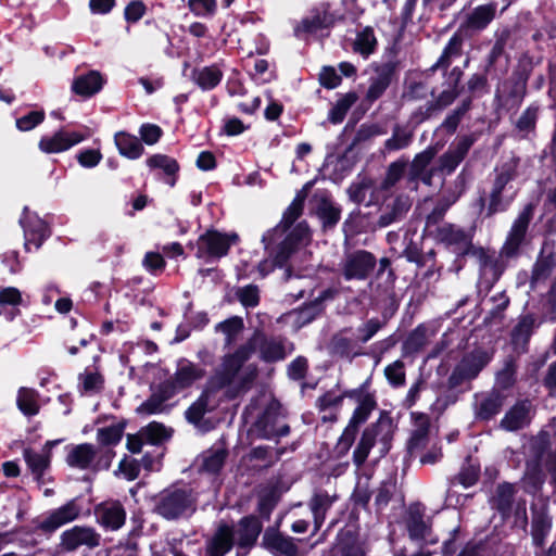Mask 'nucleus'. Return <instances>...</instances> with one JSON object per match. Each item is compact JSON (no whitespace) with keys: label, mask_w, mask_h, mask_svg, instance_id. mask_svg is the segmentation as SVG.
Returning a JSON list of instances; mask_svg holds the SVG:
<instances>
[{"label":"nucleus","mask_w":556,"mask_h":556,"mask_svg":"<svg viewBox=\"0 0 556 556\" xmlns=\"http://www.w3.org/2000/svg\"><path fill=\"white\" fill-rule=\"evenodd\" d=\"M356 348V342L344 334V332H339L330 341V350L334 355H339L341 357H348L352 354H356L354 352Z\"/></svg>","instance_id":"5fc2aeb1"},{"label":"nucleus","mask_w":556,"mask_h":556,"mask_svg":"<svg viewBox=\"0 0 556 556\" xmlns=\"http://www.w3.org/2000/svg\"><path fill=\"white\" fill-rule=\"evenodd\" d=\"M505 396L497 392L492 391L476 395L475 414L480 420H490L497 415L504 405Z\"/></svg>","instance_id":"a878e982"},{"label":"nucleus","mask_w":556,"mask_h":556,"mask_svg":"<svg viewBox=\"0 0 556 556\" xmlns=\"http://www.w3.org/2000/svg\"><path fill=\"white\" fill-rule=\"evenodd\" d=\"M103 83L104 80L99 72L90 71L77 76L73 81L72 89L79 96L91 97L101 90Z\"/></svg>","instance_id":"72a5a7b5"},{"label":"nucleus","mask_w":556,"mask_h":556,"mask_svg":"<svg viewBox=\"0 0 556 556\" xmlns=\"http://www.w3.org/2000/svg\"><path fill=\"white\" fill-rule=\"evenodd\" d=\"M140 431L143 439H146V443L152 445L161 444L170 437V432L165 428V426L155 421L141 428Z\"/></svg>","instance_id":"864d4df0"},{"label":"nucleus","mask_w":556,"mask_h":556,"mask_svg":"<svg viewBox=\"0 0 556 556\" xmlns=\"http://www.w3.org/2000/svg\"><path fill=\"white\" fill-rule=\"evenodd\" d=\"M489 362L490 357L485 352L477 351L463 357L458 365L466 376L472 380Z\"/></svg>","instance_id":"a19ab883"},{"label":"nucleus","mask_w":556,"mask_h":556,"mask_svg":"<svg viewBox=\"0 0 556 556\" xmlns=\"http://www.w3.org/2000/svg\"><path fill=\"white\" fill-rule=\"evenodd\" d=\"M458 92L456 87H453L447 90H443L435 101L428 102L425 106L419 108L417 111L413 113V119L416 123H421L425 119L429 118L435 111H441L442 109L448 106L454 102L457 98Z\"/></svg>","instance_id":"2f4dec72"},{"label":"nucleus","mask_w":556,"mask_h":556,"mask_svg":"<svg viewBox=\"0 0 556 556\" xmlns=\"http://www.w3.org/2000/svg\"><path fill=\"white\" fill-rule=\"evenodd\" d=\"M384 376L388 382L394 387L399 388L405 384L406 374H405V364L401 359L393 362L384 368Z\"/></svg>","instance_id":"bf43d9fd"},{"label":"nucleus","mask_w":556,"mask_h":556,"mask_svg":"<svg viewBox=\"0 0 556 556\" xmlns=\"http://www.w3.org/2000/svg\"><path fill=\"white\" fill-rule=\"evenodd\" d=\"M243 320L241 317L233 316L230 317L215 326V331L222 332L225 336V346L232 345L238 336L243 330Z\"/></svg>","instance_id":"de8ad7c7"},{"label":"nucleus","mask_w":556,"mask_h":556,"mask_svg":"<svg viewBox=\"0 0 556 556\" xmlns=\"http://www.w3.org/2000/svg\"><path fill=\"white\" fill-rule=\"evenodd\" d=\"M304 208V197L298 194L283 213L281 222L271 230L263 235L262 241L266 250L279 239L290 226L302 215Z\"/></svg>","instance_id":"a211bd4d"},{"label":"nucleus","mask_w":556,"mask_h":556,"mask_svg":"<svg viewBox=\"0 0 556 556\" xmlns=\"http://www.w3.org/2000/svg\"><path fill=\"white\" fill-rule=\"evenodd\" d=\"M154 510L167 520L181 517L192 508V498L186 490L166 489L154 498Z\"/></svg>","instance_id":"6e6552de"},{"label":"nucleus","mask_w":556,"mask_h":556,"mask_svg":"<svg viewBox=\"0 0 556 556\" xmlns=\"http://www.w3.org/2000/svg\"><path fill=\"white\" fill-rule=\"evenodd\" d=\"M523 482L529 492H534L541 488L544 482V475L538 462L527 464Z\"/></svg>","instance_id":"13d9d810"},{"label":"nucleus","mask_w":556,"mask_h":556,"mask_svg":"<svg viewBox=\"0 0 556 556\" xmlns=\"http://www.w3.org/2000/svg\"><path fill=\"white\" fill-rule=\"evenodd\" d=\"M435 154L437 149L433 147H428L420 153H417L410 164L408 180L415 184L420 180L425 185L431 186L433 177L438 175L437 165L431 168L428 167Z\"/></svg>","instance_id":"dca6fc26"},{"label":"nucleus","mask_w":556,"mask_h":556,"mask_svg":"<svg viewBox=\"0 0 556 556\" xmlns=\"http://www.w3.org/2000/svg\"><path fill=\"white\" fill-rule=\"evenodd\" d=\"M256 429L260 437L267 440L286 437L290 432V428L285 422L283 418L279 414L270 410L265 412L257 420Z\"/></svg>","instance_id":"b1692460"},{"label":"nucleus","mask_w":556,"mask_h":556,"mask_svg":"<svg viewBox=\"0 0 556 556\" xmlns=\"http://www.w3.org/2000/svg\"><path fill=\"white\" fill-rule=\"evenodd\" d=\"M341 15L331 11L330 3L323 2L314 8L308 16L303 18L301 27L308 33H315L319 29L332 26Z\"/></svg>","instance_id":"4be33fe9"},{"label":"nucleus","mask_w":556,"mask_h":556,"mask_svg":"<svg viewBox=\"0 0 556 556\" xmlns=\"http://www.w3.org/2000/svg\"><path fill=\"white\" fill-rule=\"evenodd\" d=\"M376 46L377 39L374 34V30L367 27L357 34L356 39L354 41V51L367 58L375 51Z\"/></svg>","instance_id":"603ef678"},{"label":"nucleus","mask_w":556,"mask_h":556,"mask_svg":"<svg viewBox=\"0 0 556 556\" xmlns=\"http://www.w3.org/2000/svg\"><path fill=\"white\" fill-rule=\"evenodd\" d=\"M375 407L376 402L371 396L366 395L361 400L342 435L340 437L339 444L345 450H349L352 446L355 441L358 427L368 419Z\"/></svg>","instance_id":"4468645a"},{"label":"nucleus","mask_w":556,"mask_h":556,"mask_svg":"<svg viewBox=\"0 0 556 556\" xmlns=\"http://www.w3.org/2000/svg\"><path fill=\"white\" fill-rule=\"evenodd\" d=\"M479 468L475 465H466L451 480L452 484H460L464 488H470L479 479Z\"/></svg>","instance_id":"0e129e2a"},{"label":"nucleus","mask_w":556,"mask_h":556,"mask_svg":"<svg viewBox=\"0 0 556 556\" xmlns=\"http://www.w3.org/2000/svg\"><path fill=\"white\" fill-rule=\"evenodd\" d=\"M223 78V71L217 64L194 68L192 80L202 89H214Z\"/></svg>","instance_id":"c9c22d12"},{"label":"nucleus","mask_w":556,"mask_h":556,"mask_svg":"<svg viewBox=\"0 0 556 556\" xmlns=\"http://www.w3.org/2000/svg\"><path fill=\"white\" fill-rule=\"evenodd\" d=\"M464 39L462 35L455 33L445 46L440 59L433 65V68H447L452 60L462 55Z\"/></svg>","instance_id":"a18cd8bd"},{"label":"nucleus","mask_w":556,"mask_h":556,"mask_svg":"<svg viewBox=\"0 0 556 556\" xmlns=\"http://www.w3.org/2000/svg\"><path fill=\"white\" fill-rule=\"evenodd\" d=\"M341 76L332 66H324L319 73V83L327 89L337 88L341 84Z\"/></svg>","instance_id":"774afa93"},{"label":"nucleus","mask_w":556,"mask_h":556,"mask_svg":"<svg viewBox=\"0 0 556 556\" xmlns=\"http://www.w3.org/2000/svg\"><path fill=\"white\" fill-rule=\"evenodd\" d=\"M125 428L126 422L124 420L106 427L98 428L97 441L102 446L116 445L121 442Z\"/></svg>","instance_id":"49530a36"},{"label":"nucleus","mask_w":556,"mask_h":556,"mask_svg":"<svg viewBox=\"0 0 556 556\" xmlns=\"http://www.w3.org/2000/svg\"><path fill=\"white\" fill-rule=\"evenodd\" d=\"M45 119L43 111H33L16 119V127L21 131H29Z\"/></svg>","instance_id":"338daca9"},{"label":"nucleus","mask_w":556,"mask_h":556,"mask_svg":"<svg viewBox=\"0 0 556 556\" xmlns=\"http://www.w3.org/2000/svg\"><path fill=\"white\" fill-rule=\"evenodd\" d=\"M205 375V369L200 365L187 358H180L177 362L174 375L164 383L176 394L179 391L192 387L195 382L202 380Z\"/></svg>","instance_id":"f8f14e48"},{"label":"nucleus","mask_w":556,"mask_h":556,"mask_svg":"<svg viewBox=\"0 0 556 556\" xmlns=\"http://www.w3.org/2000/svg\"><path fill=\"white\" fill-rule=\"evenodd\" d=\"M376 266V257L368 251L358 250L350 253L342 264V273L346 280H363Z\"/></svg>","instance_id":"ddd939ff"},{"label":"nucleus","mask_w":556,"mask_h":556,"mask_svg":"<svg viewBox=\"0 0 556 556\" xmlns=\"http://www.w3.org/2000/svg\"><path fill=\"white\" fill-rule=\"evenodd\" d=\"M81 507L76 498L70 500L64 505L53 509L39 523V529L45 532H53L60 527L74 521L80 515Z\"/></svg>","instance_id":"f3484780"},{"label":"nucleus","mask_w":556,"mask_h":556,"mask_svg":"<svg viewBox=\"0 0 556 556\" xmlns=\"http://www.w3.org/2000/svg\"><path fill=\"white\" fill-rule=\"evenodd\" d=\"M175 394L168 386L162 383L156 392H154L146 402H143L137 412L142 415H151L163 412L166 401L172 399Z\"/></svg>","instance_id":"4c0bfd02"},{"label":"nucleus","mask_w":556,"mask_h":556,"mask_svg":"<svg viewBox=\"0 0 556 556\" xmlns=\"http://www.w3.org/2000/svg\"><path fill=\"white\" fill-rule=\"evenodd\" d=\"M311 241V232L305 222L299 223L275 249L269 251V258L260 262L257 269L262 277L271 273L275 267H282L288 260L302 247Z\"/></svg>","instance_id":"7ed1b4c3"},{"label":"nucleus","mask_w":556,"mask_h":556,"mask_svg":"<svg viewBox=\"0 0 556 556\" xmlns=\"http://www.w3.org/2000/svg\"><path fill=\"white\" fill-rule=\"evenodd\" d=\"M469 101L464 102L459 108H457L451 114H448L441 124V128L445 129L450 134H454L458 127L462 117L469 110Z\"/></svg>","instance_id":"69168bd1"},{"label":"nucleus","mask_w":556,"mask_h":556,"mask_svg":"<svg viewBox=\"0 0 556 556\" xmlns=\"http://www.w3.org/2000/svg\"><path fill=\"white\" fill-rule=\"evenodd\" d=\"M252 348L251 355L255 350L260 358L265 363L283 361L292 351L293 345L282 337H267L263 333H255L247 343L241 346Z\"/></svg>","instance_id":"0eeeda50"},{"label":"nucleus","mask_w":556,"mask_h":556,"mask_svg":"<svg viewBox=\"0 0 556 556\" xmlns=\"http://www.w3.org/2000/svg\"><path fill=\"white\" fill-rule=\"evenodd\" d=\"M119 153L128 159L135 160L141 156L143 147L140 140L132 135L119 131L114 137Z\"/></svg>","instance_id":"ea45409f"},{"label":"nucleus","mask_w":556,"mask_h":556,"mask_svg":"<svg viewBox=\"0 0 556 556\" xmlns=\"http://www.w3.org/2000/svg\"><path fill=\"white\" fill-rule=\"evenodd\" d=\"M337 501V495H330L326 491H317L309 500L308 507L314 519V534L318 532L326 519V515Z\"/></svg>","instance_id":"cd10ccee"},{"label":"nucleus","mask_w":556,"mask_h":556,"mask_svg":"<svg viewBox=\"0 0 556 556\" xmlns=\"http://www.w3.org/2000/svg\"><path fill=\"white\" fill-rule=\"evenodd\" d=\"M496 4L488 3L476 7L466 17L460 30L477 33L484 29L495 17Z\"/></svg>","instance_id":"bb28decb"},{"label":"nucleus","mask_w":556,"mask_h":556,"mask_svg":"<svg viewBox=\"0 0 556 556\" xmlns=\"http://www.w3.org/2000/svg\"><path fill=\"white\" fill-rule=\"evenodd\" d=\"M21 224L25 231V248L28 251L31 249V245H34L35 249H38L48 236L46 223L39 218L30 220L25 214L23 218H21Z\"/></svg>","instance_id":"473e14b6"},{"label":"nucleus","mask_w":556,"mask_h":556,"mask_svg":"<svg viewBox=\"0 0 556 556\" xmlns=\"http://www.w3.org/2000/svg\"><path fill=\"white\" fill-rule=\"evenodd\" d=\"M97 522L106 530L116 531L126 521V510L118 501H105L94 507Z\"/></svg>","instance_id":"2eb2a0df"},{"label":"nucleus","mask_w":556,"mask_h":556,"mask_svg":"<svg viewBox=\"0 0 556 556\" xmlns=\"http://www.w3.org/2000/svg\"><path fill=\"white\" fill-rule=\"evenodd\" d=\"M427 344V331L424 327H417L409 333L403 344L405 353L412 354L420 351Z\"/></svg>","instance_id":"052dcab7"},{"label":"nucleus","mask_w":556,"mask_h":556,"mask_svg":"<svg viewBox=\"0 0 556 556\" xmlns=\"http://www.w3.org/2000/svg\"><path fill=\"white\" fill-rule=\"evenodd\" d=\"M534 206L527 204L518 214L501 248V255L506 258L516 257L526 242L529 225L533 218Z\"/></svg>","instance_id":"1a4fd4ad"},{"label":"nucleus","mask_w":556,"mask_h":556,"mask_svg":"<svg viewBox=\"0 0 556 556\" xmlns=\"http://www.w3.org/2000/svg\"><path fill=\"white\" fill-rule=\"evenodd\" d=\"M147 165L151 169H161L165 175V182L170 187L176 184V175L179 170L177 161L164 154H154L147 160Z\"/></svg>","instance_id":"e433bc0d"},{"label":"nucleus","mask_w":556,"mask_h":556,"mask_svg":"<svg viewBox=\"0 0 556 556\" xmlns=\"http://www.w3.org/2000/svg\"><path fill=\"white\" fill-rule=\"evenodd\" d=\"M238 241L236 233H222L216 230H208L201 235L197 241L198 258H220L227 255L230 247Z\"/></svg>","instance_id":"9d476101"},{"label":"nucleus","mask_w":556,"mask_h":556,"mask_svg":"<svg viewBox=\"0 0 556 556\" xmlns=\"http://www.w3.org/2000/svg\"><path fill=\"white\" fill-rule=\"evenodd\" d=\"M59 441H47L40 450L25 448L23 452L24 459L28 469L39 480L51 463L52 448Z\"/></svg>","instance_id":"412c9836"},{"label":"nucleus","mask_w":556,"mask_h":556,"mask_svg":"<svg viewBox=\"0 0 556 556\" xmlns=\"http://www.w3.org/2000/svg\"><path fill=\"white\" fill-rule=\"evenodd\" d=\"M515 489L510 483H502L496 488L493 504L504 516L508 515L514 501Z\"/></svg>","instance_id":"09e8293b"},{"label":"nucleus","mask_w":556,"mask_h":556,"mask_svg":"<svg viewBox=\"0 0 556 556\" xmlns=\"http://www.w3.org/2000/svg\"><path fill=\"white\" fill-rule=\"evenodd\" d=\"M414 429L408 441L410 455L424 448L429 442L430 420L425 414H413Z\"/></svg>","instance_id":"7c9ffc66"},{"label":"nucleus","mask_w":556,"mask_h":556,"mask_svg":"<svg viewBox=\"0 0 556 556\" xmlns=\"http://www.w3.org/2000/svg\"><path fill=\"white\" fill-rule=\"evenodd\" d=\"M227 455V450L222 446L203 452L198 458L200 471L210 475L217 473L223 468Z\"/></svg>","instance_id":"f704fd0d"},{"label":"nucleus","mask_w":556,"mask_h":556,"mask_svg":"<svg viewBox=\"0 0 556 556\" xmlns=\"http://www.w3.org/2000/svg\"><path fill=\"white\" fill-rule=\"evenodd\" d=\"M518 161L509 160L495 169V177L489 194L488 215L504 212L517 194L509 184L517 177Z\"/></svg>","instance_id":"39448f33"},{"label":"nucleus","mask_w":556,"mask_h":556,"mask_svg":"<svg viewBox=\"0 0 556 556\" xmlns=\"http://www.w3.org/2000/svg\"><path fill=\"white\" fill-rule=\"evenodd\" d=\"M261 532V525L255 517L248 516L235 528L220 522L215 532L206 539L204 556H225L235 542L241 547L252 545Z\"/></svg>","instance_id":"f03ea898"},{"label":"nucleus","mask_w":556,"mask_h":556,"mask_svg":"<svg viewBox=\"0 0 556 556\" xmlns=\"http://www.w3.org/2000/svg\"><path fill=\"white\" fill-rule=\"evenodd\" d=\"M473 135L462 136L454 141L437 162L438 175L447 176L455 172L475 143Z\"/></svg>","instance_id":"9b49d317"},{"label":"nucleus","mask_w":556,"mask_h":556,"mask_svg":"<svg viewBox=\"0 0 556 556\" xmlns=\"http://www.w3.org/2000/svg\"><path fill=\"white\" fill-rule=\"evenodd\" d=\"M101 535L91 527L75 526L61 535V544L66 551H74L81 545L93 548L100 545Z\"/></svg>","instance_id":"6ab92c4d"},{"label":"nucleus","mask_w":556,"mask_h":556,"mask_svg":"<svg viewBox=\"0 0 556 556\" xmlns=\"http://www.w3.org/2000/svg\"><path fill=\"white\" fill-rule=\"evenodd\" d=\"M375 188L369 180H362L361 182L353 184L349 188V194L353 202L355 203H364L367 199V192L371 191V199L367 202V205L371 203H376L379 199L372 193Z\"/></svg>","instance_id":"4d7b16f0"},{"label":"nucleus","mask_w":556,"mask_h":556,"mask_svg":"<svg viewBox=\"0 0 556 556\" xmlns=\"http://www.w3.org/2000/svg\"><path fill=\"white\" fill-rule=\"evenodd\" d=\"M438 238L445 244L454 247L457 253L467 252L471 245V237L454 225H444L439 228Z\"/></svg>","instance_id":"c85d7f7f"},{"label":"nucleus","mask_w":556,"mask_h":556,"mask_svg":"<svg viewBox=\"0 0 556 556\" xmlns=\"http://www.w3.org/2000/svg\"><path fill=\"white\" fill-rule=\"evenodd\" d=\"M406 168V162L396 161L389 165L387 174L379 187H376L372 193L379 199L384 192H388L402 178Z\"/></svg>","instance_id":"c03bdc74"},{"label":"nucleus","mask_w":556,"mask_h":556,"mask_svg":"<svg viewBox=\"0 0 556 556\" xmlns=\"http://www.w3.org/2000/svg\"><path fill=\"white\" fill-rule=\"evenodd\" d=\"M395 70L396 64L392 61H388L375 67V75L370 78V85L366 94L369 101H375L383 94L391 84Z\"/></svg>","instance_id":"5701e85b"},{"label":"nucleus","mask_w":556,"mask_h":556,"mask_svg":"<svg viewBox=\"0 0 556 556\" xmlns=\"http://www.w3.org/2000/svg\"><path fill=\"white\" fill-rule=\"evenodd\" d=\"M85 139L78 131L61 129L52 136H45L39 141V149L45 153H60L71 149Z\"/></svg>","instance_id":"aec40b11"},{"label":"nucleus","mask_w":556,"mask_h":556,"mask_svg":"<svg viewBox=\"0 0 556 556\" xmlns=\"http://www.w3.org/2000/svg\"><path fill=\"white\" fill-rule=\"evenodd\" d=\"M236 296L245 308L255 307L260 303L258 287L255 285L240 287L236 291Z\"/></svg>","instance_id":"680f3d73"},{"label":"nucleus","mask_w":556,"mask_h":556,"mask_svg":"<svg viewBox=\"0 0 556 556\" xmlns=\"http://www.w3.org/2000/svg\"><path fill=\"white\" fill-rule=\"evenodd\" d=\"M413 138V130L405 126L395 125L392 129V136L384 142V150L387 152H393L406 149L410 146Z\"/></svg>","instance_id":"37998d69"},{"label":"nucleus","mask_w":556,"mask_h":556,"mask_svg":"<svg viewBox=\"0 0 556 556\" xmlns=\"http://www.w3.org/2000/svg\"><path fill=\"white\" fill-rule=\"evenodd\" d=\"M324 227H333L340 219L341 211L331 201L323 198L316 208Z\"/></svg>","instance_id":"8fccbe9b"},{"label":"nucleus","mask_w":556,"mask_h":556,"mask_svg":"<svg viewBox=\"0 0 556 556\" xmlns=\"http://www.w3.org/2000/svg\"><path fill=\"white\" fill-rule=\"evenodd\" d=\"M191 13L199 17H212L217 11V0H188Z\"/></svg>","instance_id":"e2e57ef3"},{"label":"nucleus","mask_w":556,"mask_h":556,"mask_svg":"<svg viewBox=\"0 0 556 556\" xmlns=\"http://www.w3.org/2000/svg\"><path fill=\"white\" fill-rule=\"evenodd\" d=\"M39 394L35 389L22 387L17 391L16 404L26 416H35L39 413Z\"/></svg>","instance_id":"79ce46f5"},{"label":"nucleus","mask_w":556,"mask_h":556,"mask_svg":"<svg viewBox=\"0 0 556 556\" xmlns=\"http://www.w3.org/2000/svg\"><path fill=\"white\" fill-rule=\"evenodd\" d=\"M536 318L532 314L525 315L514 329L513 337L516 341L527 342L534 329L539 327Z\"/></svg>","instance_id":"6e6d98bb"},{"label":"nucleus","mask_w":556,"mask_h":556,"mask_svg":"<svg viewBox=\"0 0 556 556\" xmlns=\"http://www.w3.org/2000/svg\"><path fill=\"white\" fill-rule=\"evenodd\" d=\"M114 455L110 448H98L90 443H81L67 446L65 463L74 469L98 471L109 469Z\"/></svg>","instance_id":"423d86ee"},{"label":"nucleus","mask_w":556,"mask_h":556,"mask_svg":"<svg viewBox=\"0 0 556 556\" xmlns=\"http://www.w3.org/2000/svg\"><path fill=\"white\" fill-rule=\"evenodd\" d=\"M266 547L280 556H299V548L293 540L280 533L266 534L264 536Z\"/></svg>","instance_id":"58836bf2"},{"label":"nucleus","mask_w":556,"mask_h":556,"mask_svg":"<svg viewBox=\"0 0 556 556\" xmlns=\"http://www.w3.org/2000/svg\"><path fill=\"white\" fill-rule=\"evenodd\" d=\"M532 418V404L530 401L516 403L501 420V427L507 431H516L527 427Z\"/></svg>","instance_id":"393cba45"},{"label":"nucleus","mask_w":556,"mask_h":556,"mask_svg":"<svg viewBox=\"0 0 556 556\" xmlns=\"http://www.w3.org/2000/svg\"><path fill=\"white\" fill-rule=\"evenodd\" d=\"M251 352L250 345L239 346L220 358L219 365L206 380L201 395L185 413L189 422L198 426L206 413L219 405L218 392H223L225 400H235L252 389L258 368L257 365L249 363Z\"/></svg>","instance_id":"f257e3e1"},{"label":"nucleus","mask_w":556,"mask_h":556,"mask_svg":"<svg viewBox=\"0 0 556 556\" xmlns=\"http://www.w3.org/2000/svg\"><path fill=\"white\" fill-rule=\"evenodd\" d=\"M357 101V96L354 92L345 93L340 98L329 112V121L333 124L341 123L351 106Z\"/></svg>","instance_id":"3c124183"},{"label":"nucleus","mask_w":556,"mask_h":556,"mask_svg":"<svg viewBox=\"0 0 556 556\" xmlns=\"http://www.w3.org/2000/svg\"><path fill=\"white\" fill-rule=\"evenodd\" d=\"M394 434V426L388 417H381L377 422L367 427L353 452V462L361 467L367 459L371 448L378 446L381 456H384L391 448Z\"/></svg>","instance_id":"20e7f679"},{"label":"nucleus","mask_w":556,"mask_h":556,"mask_svg":"<svg viewBox=\"0 0 556 556\" xmlns=\"http://www.w3.org/2000/svg\"><path fill=\"white\" fill-rule=\"evenodd\" d=\"M410 207L407 197L397 195L381 207V214L378 219L379 227H388L389 225L400 220Z\"/></svg>","instance_id":"c756f323"}]
</instances>
